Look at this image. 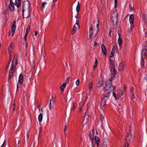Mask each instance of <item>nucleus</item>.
<instances>
[{
	"label": "nucleus",
	"instance_id": "obj_27",
	"mask_svg": "<svg viewBox=\"0 0 147 147\" xmlns=\"http://www.w3.org/2000/svg\"><path fill=\"white\" fill-rule=\"evenodd\" d=\"M66 84L65 83H63V84L60 86V88L61 90L63 91L64 88L65 87Z\"/></svg>",
	"mask_w": 147,
	"mask_h": 147
},
{
	"label": "nucleus",
	"instance_id": "obj_31",
	"mask_svg": "<svg viewBox=\"0 0 147 147\" xmlns=\"http://www.w3.org/2000/svg\"><path fill=\"white\" fill-rule=\"evenodd\" d=\"M11 58H9V62L8 63V64H7L6 65V70H7L8 68L9 67V65L10 64V63L11 61Z\"/></svg>",
	"mask_w": 147,
	"mask_h": 147
},
{
	"label": "nucleus",
	"instance_id": "obj_16",
	"mask_svg": "<svg viewBox=\"0 0 147 147\" xmlns=\"http://www.w3.org/2000/svg\"><path fill=\"white\" fill-rule=\"evenodd\" d=\"M104 83V82L103 80L101 79L98 82L97 85V86L98 87H100L103 85Z\"/></svg>",
	"mask_w": 147,
	"mask_h": 147
},
{
	"label": "nucleus",
	"instance_id": "obj_33",
	"mask_svg": "<svg viewBox=\"0 0 147 147\" xmlns=\"http://www.w3.org/2000/svg\"><path fill=\"white\" fill-rule=\"evenodd\" d=\"M79 21L78 20H77L76 22V25L77 27H78V28H79L80 26H79Z\"/></svg>",
	"mask_w": 147,
	"mask_h": 147
},
{
	"label": "nucleus",
	"instance_id": "obj_41",
	"mask_svg": "<svg viewBox=\"0 0 147 147\" xmlns=\"http://www.w3.org/2000/svg\"><path fill=\"white\" fill-rule=\"evenodd\" d=\"M29 28H27L26 31V33L27 34H28V33L30 31V28L29 26Z\"/></svg>",
	"mask_w": 147,
	"mask_h": 147
},
{
	"label": "nucleus",
	"instance_id": "obj_47",
	"mask_svg": "<svg viewBox=\"0 0 147 147\" xmlns=\"http://www.w3.org/2000/svg\"><path fill=\"white\" fill-rule=\"evenodd\" d=\"M57 0H53V3L54 4V5L52 6V8H53L54 6H55V2L57 1Z\"/></svg>",
	"mask_w": 147,
	"mask_h": 147
},
{
	"label": "nucleus",
	"instance_id": "obj_52",
	"mask_svg": "<svg viewBox=\"0 0 147 147\" xmlns=\"http://www.w3.org/2000/svg\"><path fill=\"white\" fill-rule=\"evenodd\" d=\"M67 129V125L66 124L65 126V128L64 129V131L65 132L66 130Z\"/></svg>",
	"mask_w": 147,
	"mask_h": 147
},
{
	"label": "nucleus",
	"instance_id": "obj_58",
	"mask_svg": "<svg viewBox=\"0 0 147 147\" xmlns=\"http://www.w3.org/2000/svg\"><path fill=\"white\" fill-rule=\"evenodd\" d=\"M38 34V32L36 31H35V33H34V35L35 36H36Z\"/></svg>",
	"mask_w": 147,
	"mask_h": 147
},
{
	"label": "nucleus",
	"instance_id": "obj_26",
	"mask_svg": "<svg viewBox=\"0 0 147 147\" xmlns=\"http://www.w3.org/2000/svg\"><path fill=\"white\" fill-rule=\"evenodd\" d=\"M93 85V83L92 82H90L89 83V88L90 90H91L92 89Z\"/></svg>",
	"mask_w": 147,
	"mask_h": 147
},
{
	"label": "nucleus",
	"instance_id": "obj_18",
	"mask_svg": "<svg viewBox=\"0 0 147 147\" xmlns=\"http://www.w3.org/2000/svg\"><path fill=\"white\" fill-rule=\"evenodd\" d=\"M94 132L92 131V132L91 131L90 133V138L92 140L93 139L94 136Z\"/></svg>",
	"mask_w": 147,
	"mask_h": 147
},
{
	"label": "nucleus",
	"instance_id": "obj_50",
	"mask_svg": "<svg viewBox=\"0 0 147 147\" xmlns=\"http://www.w3.org/2000/svg\"><path fill=\"white\" fill-rule=\"evenodd\" d=\"M97 66V64H95L93 66V69L94 70Z\"/></svg>",
	"mask_w": 147,
	"mask_h": 147
},
{
	"label": "nucleus",
	"instance_id": "obj_20",
	"mask_svg": "<svg viewBox=\"0 0 147 147\" xmlns=\"http://www.w3.org/2000/svg\"><path fill=\"white\" fill-rule=\"evenodd\" d=\"M9 9L11 11H13L14 9V7L13 3H11V4L10 3Z\"/></svg>",
	"mask_w": 147,
	"mask_h": 147
},
{
	"label": "nucleus",
	"instance_id": "obj_15",
	"mask_svg": "<svg viewBox=\"0 0 147 147\" xmlns=\"http://www.w3.org/2000/svg\"><path fill=\"white\" fill-rule=\"evenodd\" d=\"M23 76L22 74H20L19 75V82L21 83L22 84L23 82Z\"/></svg>",
	"mask_w": 147,
	"mask_h": 147
},
{
	"label": "nucleus",
	"instance_id": "obj_64",
	"mask_svg": "<svg viewBox=\"0 0 147 147\" xmlns=\"http://www.w3.org/2000/svg\"><path fill=\"white\" fill-rule=\"evenodd\" d=\"M10 3H11H11H13V1H12V0H10Z\"/></svg>",
	"mask_w": 147,
	"mask_h": 147
},
{
	"label": "nucleus",
	"instance_id": "obj_28",
	"mask_svg": "<svg viewBox=\"0 0 147 147\" xmlns=\"http://www.w3.org/2000/svg\"><path fill=\"white\" fill-rule=\"evenodd\" d=\"M80 3L79 2H78V4L76 8V10L77 11V13H78L80 10Z\"/></svg>",
	"mask_w": 147,
	"mask_h": 147
},
{
	"label": "nucleus",
	"instance_id": "obj_22",
	"mask_svg": "<svg viewBox=\"0 0 147 147\" xmlns=\"http://www.w3.org/2000/svg\"><path fill=\"white\" fill-rule=\"evenodd\" d=\"M124 91H123L120 89H119L118 91V94H119V96L123 95Z\"/></svg>",
	"mask_w": 147,
	"mask_h": 147
},
{
	"label": "nucleus",
	"instance_id": "obj_53",
	"mask_svg": "<svg viewBox=\"0 0 147 147\" xmlns=\"http://www.w3.org/2000/svg\"><path fill=\"white\" fill-rule=\"evenodd\" d=\"M130 91L131 92V93H133V88L132 87H131L130 88Z\"/></svg>",
	"mask_w": 147,
	"mask_h": 147
},
{
	"label": "nucleus",
	"instance_id": "obj_40",
	"mask_svg": "<svg viewBox=\"0 0 147 147\" xmlns=\"http://www.w3.org/2000/svg\"><path fill=\"white\" fill-rule=\"evenodd\" d=\"M104 119V117L101 114V115H100V120L101 122Z\"/></svg>",
	"mask_w": 147,
	"mask_h": 147
},
{
	"label": "nucleus",
	"instance_id": "obj_59",
	"mask_svg": "<svg viewBox=\"0 0 147 147\" xmlns=\"http://www.w3.org/2000/svg\"><path fill=\"white\" fill-rule=\"evenodd\" d=\"M94 47L97 46V43L96 42H94Z\"/></svg>",
	"mask_w": 147,
	"mask_h": 147
},
{
	"label": "nucleus",
	"instance_id": "obj_51",
	"mask_svg": "<svg viewBox=\"0 0 147 147\" xmlns=\"http://www.w3.org/2000/svg\"><path fill=\"white\" fill-rule=\"evenodd\" d=\"M12 49V47H10V46H9V47L8 48L9 51H11Z\"/></svg>",
	"mask_w": 147,
	"mask_h": 147
},
{
	"label": "nucleus",
	"instance_id": "obj_45",
	"mask_svg": "<svg viewBox=\"0 0 147 147\" xmlns=\"http://www.w3.org/2000/svg\"><path fill=\"white\" fill-rule=\"evenodd\" d=\"M76 104L75 103H73V107L72 109H74L76 106Z\"/></svg>",
	"mask_w": 147,
	"mask_h": 147
},
{
	"label": "nucleus",
	"instance_id": "obj_7",
	"mask_svg": "<svg viewBox=\"0 0 147 147\" xmlns=\"http://www.w3.org/2000/svg\"><path fill=\"white\" fill-rule=\"evenodd\" d=\"M125 63L124 62H121L119 65V70L120 71H123L125 68Z\"/></svg>",
	"mask_w": 147,
	"mask_h": 147
},
{
	"label": "nucleus",
	"instance_id": "obj_61",
	"mask_svg": "<svg viewBox=\"0 0 147 147\" xmlns=\"http://www.w3.org/2000/svg\"><path fill=\"white\" fill-rule=\"evenodd\" d=\"M112 87L113 88V89L114 90H115V88H116V86H114V85H113L112 86Z\"/></svg>",
	"mask_w": 147,
	"mask_h": 147
},
{
	"label": "nucleus",
	"instance_id": "obj_46",
	"mask_svg": "<svg viewBox=\"0 0 147 147\" xmlns=\"http://www.w3.org/2000/svg\"><path fill=\"white\" fill-rule=\"evenodd\" d=\"M113 96H114V98H115V99L116 100V99H117L116 96V94L115 93L113 92Z\"/></svg>",
	"mask_w": 147,
	"mask_h": 147
},
{
	"label": "nucleus",
	"instance_id": "obj_39",
	"mask_svg": "<svg viewBox=\"0 0 147 147\" xmlns=\"http://www.w3.org/2000/svg\"><path fill=\"white\" fill-rule=\"evenodd\" d=\"M115 7L116 8L117 5V0H115Z\"/></svg>",
	"mask_w": 147,
	"mask_h": 147
},
{
	"label": "nucleus",
	"instance_id": "obj_2",
	"mask_svg": "<svg viewBox=\"0 0 147 147\" xmlns=\"http://www.w3.org/2000/svg\"><path fill=\"white\" fill-rule=\"evenodd\" d=\"M110 64L109 68L111 69V71L112 74L116 75L117 73V71L115 69V68L114 63L113 62L112 60L111 59H110Z\"/></svg>",
	"mask_w": 147,
	"mask_h": 147
},
{
	"label": "nucleus",
	"instance_id": "obj_10",
	"mask_svg": "<svg viewBox=\"0 0 147 147\" xmlns=\"http://www.w3.org/2000/svg\"><path fill=\"white\" fill-rule=\"evenodd\" d=\"M24 10L23 8L22 14H23V18H27L30 15V13L28 11H26L25 12V13L24 14Z\"/></svg>",
	"mask_w": 147,
	"mask_h": 147
},
{
	"label": "nucleus",
	"instance_id": "obj_29",
	"mask_svg": "<svg viewBox=\"0 0 147 147\" xmlns=\"http://www.w3.org/2000/svg\"><path fill=\"white\" fill-rule=\"evenodd\" d=\"M87 111H86L85 113V117L86 118V119L88 117H91L90 115H89L88 113H87L88 111V109H87Z\"/></svg>",
	"mask_w": 147,
	"mask_h": 147
},
{
	"label": "nucleus",
	"instance_id": "obj_37",
	"mask_svg": "<svg viewBox=\"0 0 147 147\" xmlns=\"http://www.w3.org/2000/svg\"><path fill=\"white\" fill-rule=\"evenodd\" d=\"M51 100H53V98H52L50 100V103H49V107L50 109H51V106H52V103H51Z\"/></svg>",
	"mask_w": 147,
	"mask_h": 147
},
{
	"label": "nucleus",
	"instance_id": "obj_6",
	"mask_svg": "<svg viewBox=\"0 0 147 147\" xmlns=\"http://www.w3.org/2000/svg\"><path fill=\"white\" fill-rule=\"evenodd\" d=\"M126 143L127 144V147H128L129 145V143L131 141H132V137L131 135L130 134L129 135H128V133L127 134V136L126 138Z\"/></svg>",
	"mask_w": 147,
	"mask_h": 147
},
{
	"label": "nucleus",
	"instance_id": "obj_56",
	"mask_svg": "<svg viewBox=\"0 0 147 147\" xmlns=\"http://www.w3.org/2000/svg\"><path fill=\"white\" fill-rule=\"evenodd\" d=\"M6 140H5L4 141V142L3 144L2 145H3V146H4L5 145V144H6Z\"/></svg>",
	"mask_w": 147,
	"mask_h": 147
},
{
	"label": "nucleus",
	"instance_id": "obj_1",
	"mask_svg": "<svg viewBox=\"0 0 147 147\" xmlns=\"http://www.w3.org/2000/svg\"><path fill=\"white\" fill-rule=\"evenodd\" d=\"M99 23L98 21H94L92 25L90 28L89 33V36H87V38L88 39H91L92 36L95 37L97 35L99 31L98 26Z\"/></svg>",
	"mask_w": 147,
	"mask_h": 147
},
{
	"label": "nucleus",
	"instance_id": "obj_32",
	"mask_svg": "<svg viewBox=\"0 0 147 147\" xmlns=\"http://www.w3.org/2000/svg\"><path fill=\"white\" fill-rule=\"evenodd\" d=\"M114 53H115V52L111 51V53L110 55V58H111L113 57L114 56Z\"/></svg>",
	"mask_w": 147,
	"mask_h": 147
},
{
	"label": "nucleus",
	"instance_id": "obj_60",
	"mask_svg": "<svg viewBox=\"0 0 147 147\" xmlns=\"http://www.w3.org/2000/svg\"><path fill=\"white\" fill-rule=\"evenodd\" d=\"M51 101H52L53 104L55 102V100L54 99H53V100H51Z\"/></svg>",
	"mask_w": 147,
	"mask_h": 147
},
{
	"label": "nucleus",
	"instance_id": "obj_30",
	"mask_svg": "<svg viewBox=\"0 0 147 147\" xmlns=\"http://www.w3.org/2000/svg\"><path fill=\"white\" fill-rule=\"evenodd\" d=\"M109 96H110V92H109L107 93L106 94V95H102V96H105V97H104V98H105V99L106 98L107 99H108V97Z\"/></svg>",
	"mask_w": 147,
	"mask_h": 147
},
{
	"label": "nucleus",
	"instance_id": "obj_62",
	"mask_svg": "<svg viewBox=\"0 0 147 147\" xmlns=\"http://www.w3.org/2000/svg\"><path fill=\"white\" fill-rule=\"evenodd\" d=\"M145 37H147V33L146 32H145Z\"/></svg>",
	"mask_w": 147,
	"mask_h": 147
},
{
	"label": "nucleus",
	"instance_id": "obj_21",
	"mask_svg": "<svg viewBox=\"0 0 147 147\" xmlns=\"http://www.w3.org/2000/svg\"><path fill=\"white\" fill-rule=\"evenodd\" d=\"M20 3L21 0L19 2L17 0H15V4L17 6V7L18 8L21 5Z\"/></svg>",
	"mask_w": 147,
	"mask_h": 147
},
{
	"label": "nucleus",
	"instance_id": "obj_9",
	"mask_svg": "<svg viewBox=\"0 0 147 147\" xmlns=\"http://www.w3.org/2000/svg\"><path fill=\"white\" fill-rule=\"evenodd\" d=\"M118 21V17L117 16H113L111 19V21L113 23V24H116L117 23Z\"/></svg>",
	"mask_w": 147,
	"mask_h": 147
},
{
	"label": "nucleus",
	"instance_id": "obj_36",
	"mask_svg": "<svg viewBox=\"0 0 147 147\" xmlns=\"http://www.w3.org/2000/svg\"><path fill=\"white\" fill-rule=\"evenodd\" d=\"M112 75H113L114 76H111L109 80L111 81V82H112V80L114 78V77H115V75L112 74Z\"/></svg>",
	"mask_w": 147,
	"mask_h": 147
},
{
	"label": "nucleus",
	"instance_id": "obj_55",
	"mask_svg": "<svg viewBox=\"0 0 147 147\" xmlns=\"http://www.w3.org/2000/svg\"><path fill=\"white\" fill-rule=\"evenodd\" d=\"M145 45L146 46V48H147V41H145Z\"/></svg>",
	"mask_w": 147,
	"mask_h": 147
},
{
	"label": "nucleus",
	"instance_id": "obj_24",
	"mask_svg": "<svg viewBox=\"0 0 147 147\" xmlns=\"http://www.w3.org/2000/svg\"><path fill=\"white\" fill-rule=\"evenodd\" d=\"M107 141V139L104 140V141L102 144V147H107V144H106Z\"/></svg>",
	"mask_w": 147,
	"mask_h": 147
},
{
	"label": "nucleus",
	"instance_id": "obj_44",
	"mask_svg": "<svg viewBox=\"0 0 147 147\" xmlns=\"http://www.w3.org/2000/svg\"><path fill=\"white\" fill-rule=\"evenodd\" d=\"M115 46H113V47L111 51L115 52Z\"/></svg>",
	"mask_w": 147,
	"mask_h": 147
},
{
	"label": "nucleus",
	"instance_id": "obj_8",
	"mask_svg": "<svg viewBox=\"0 0 147 147\" xmlns=\"http://www.w3.org/2000/svg\"><path fill=\"white\" fill-rule=\"evenodd\" d=\"M105 96H102L101 97V101L100 104V106L101 107H103L105 106L106 104V101L107 99L104 98Z\"/></svg>",
	"mask_w": 147,
	"mask_h": 147
},
{
	"label": "nucleus",
	"instance_id": "obj_4",
	"mask_svg": "<svg viewBox=\"0 0 147 147\" xmlns=\"http://www.w3.org/2000/svg\"><path fill=\"white\" fill-rule=\"evenodd\" d=\"M16 23L15 21L13 22V23L11 27V29H12V30L11 31L10 30H9L8 33V35L10 36L11 34L12 36H13V35L14 34L15 31L16 29Z\"/></svg>",
	"mask_w": 147,
	"mask_h": 147
},
{
	"label": "nucleus",
	"instance_id": "obj_38",
	"mask_svg": "<svg viewBox=\"0 0 147 147\" xmlns=\"http://www.w3.org/2000/svg\"><path fill=\"white\" fill-rule=\"evenodd\" d=\"M129 6L130 11H132L134 10L133 7L130 4H129Z\"/></svg>",
	"mask_w": 147,
	"mask_h": 147
},
{
	"label": "nucleus",
	"instance_id": "obj_42",
	"mask_svg": "<svg viewBox=\"0 0 147 147\" xmlns=\"http://www.w3.org/2000/svg\"><path fill=\"white\" fill-rule=\"evenodd\" d=\"M76 84L78 86L80 84V81L79 79L77 80L76 81Z\"/></svg>",
	"mask_w": 147,
	"mask_h": 147
},
{
	"label": "nucleus",
	"instance_id": "obj_48",
	"mask_svg": "<svg viewBox=\"0 0 147 147\" xmlns=\"http://www.w3.org/2000/svg\"><path fill=\"white\" fill-rule=\"evenodd\" d=\"M131 95H132V96H131L132 98L134 99L135 98V96L134 95V94L133 92L131 93Z\"/></svg>",
	"mask_w": 147,
	"mask_h": 147
},
{
	"label": "nucleus",
	"instance_id": "obj_25",
	"mask_svg": "<svg viewBox=\"0 0 147 147\" xmlns=\"http://www.w3.org/2000/svg\"><path fill=\"white\" fill-rule=\"evenodd\" d=\"M146 49H143L142 52V53L145 56H147V48H146Z\"/></svg>",
	"mask_w": 147,
	"mask_h": 147
},
{
	"label": "nucleus",
	"instance_id": "obj_3",
	"mask_svg": "<svg viewBox=\"0 0 147 147\" xmlns=\"http://www.w3.org/2000/svg\"><path fill=\"white\" fill-rule=\"evenodd\" d=\"M18 55L17 54H15L12 61L11 68L15 69L16 67L18 64L17 58Z\"/></svg>",
	"mask_w": 147,
	"mask_h": 147
},
{
	"label": "nucleus",
	"instance_id": "obj_5",
	"mask_svg": "<svg viewBox=\"0 0 147 147\" xmlns=\"http://www.w3.org/2000/svg\"><path fill=\"white\" fill-rule=\"evenodd\" d=\"M112 83L111 81L108 80L106 82L105 87L104 88V91L109 90L111 86Z\"/></svg>",
	"mask_w": 147,
	"mask_h": 147
},
{
	"label": "nucleus",
	"instance_id": "obj_57",
	"mask_svg": "<svg viewBox=\"0 0 147 147\" xmlns=\"http://www.w3.org/2000/svg\"><path fill=\"white\" fill-rule=\"evenodd\" d=\"M97 62H98L97 60V59H96L95 62V64H97Z\"/></svg>",
	"mask_w": 147,
	"mask_h": 147
},
{
	"label": "nucleus",
	"instance_id": "obj_12",
	"mask_svg": "<svg viewBox=\"0 0 147 147\" xmlns=\"http://www.w3.org/2000/svg\"><path fill=\"white\" fill-rule=\"evenodd\" d=\"M101 50L103 54L105 55H107V50L106 49L103 44L101 45Z\"/></svg>",
	"mask_w": 147,
	"mask_h": 147
},
{
	"label": "nucleus",
	"instance_id": "obj_43",
	"mask_svg": "<svg viewBox=\"0 0 147 147\" xmlns=\"http://www.w3.org/2000/svg\"><path fill=\"white\" fill-rule=\"evenodd\" d=\"M27 34H27L25 33V34L24 35V40L25 41H26L27 40Z\"/></svg>",
	"mask_w": 147,
	"mask_h": 147
},
{
	"label": "nucleus",
	"instance_id": "obj_14",
	"mask_svg": "<svg viewBox=\"0 0 147 147\" xmlns=\"http://www.w3.org/2000/svg\"><path fill=\"white\" fill-rule=\"evenodd\" d=\"M78 28V27H77L76 25H74V27L71 32V34L72 35H73L76 31Z\"/></svg>",
	"mask_w": 147,
	"mask_h": 147
},
{
	"label": "nucleus",
	"instance_id": "obj_11",
	"mask_svg": "<svg viewBox=\"0 0 147 147\" xmlns=\"http://www.w3.org/2000/svg\"><path fill=\"white\" fill-rule=\"evenodd\" d=\"M15 69L11 68L9 74L8 80H9L13 76V73L15 70Z\"/></svg>",
	"mask_w": 147,
	"mask_h": 147
},
{
	"label": "nucleus",
	"instance_id": "obj_35",
	"mask_svg": "<svg viewBox=\"0 0 147 147\" xmlns=\"http://www.w3.org/2000/svg\"><path fill=\"white\" fill-rule=\"evenodd\" d=\"M47 4V3L45 2H43L42 3L41 7L42 9L45 7V5Z\"/></svg>",
	"mask_w": 147,
	"mask_h": 147
},
{
	"label": "nucleus",
	"instance_id": "obj_49",
	"mask_svg": "<svg viewBox=\"0 0 147 147\" xmlns=\"http://www.w3.org/2000/svg\"><path fill=\"white\" fill-rule=\"evenodd\" d=\"M131 125H130L129 127V132L130 133V134H131L130 132L131 131Z\"/></svg>",
	"mask_w": 147,
	"mask_h": 147
},
{
	"label": "nucleus",
	"instance_id": "obj_63",
	"mask_svg": "<svg viewBox=\"0 0 147 147\" xmlns=\"http://www.w3.org/2000/svg\"><path fill=\"white\" fill-rule=\"evenodd\" d=\"M78 13L77 15H76L75 16V17L76 18H78Z\"/></svg>",
	"mask_w": 147,
	"mask_h": 147
},
{
	"label": "nucleus",
	"instance_id": "obj_13",
	"mask_svg": "<svg viewBox=\"0 0 147 147\" xmlns=\"http://www.w3.org/2000/svg\"><path fill=\"white\" fill-rule=\"evenodd\" d=\"M134 16L133 14H131L129 16V20L131 24H133L134 23Z\"/></svg>",
	"mask_w": 147,
	"mask_h": 147
},
{
	"label": "nucleus",
	"instance_id": "obj_17",
	"mask_svg": "<svg viewBox=\"0 0 147 147\" xmlns=\"http://www.w3.org/2000/svg\"><path fill=\"white\" fill-rule=\"evenodd\" d=\"M95 144L97 145V147L99 145V143L100 142V139L97 136H95Z\"/></svg>",
	"mask_w": 147,
	"mask_h": 147
},
{
	"label": "nucleus",
	"instance_id": "obj_34",
	"mask_svg": "<svg viewBox=\"0 0 147 147\" xmlns=\"http://www.w3.org/2000/svg\"><path fill=\"white\" fill-rule=\"evenodd\" d=\"M143 20L144 21L147 20V15L144 14L143 16Z\"/></svg>",
	"mask_w": 147,
	"mask_h": 147
},
{
	"label": "nucleus",
	"instance_id": "obj_54",
	"mask_svg": "<svg viewBox=\"0 0 147 147\" xmlns=\"http://www.w3.org/2000/svg\"><path fill=\"white\" fill-rule=\"evenodd\" d=\"M69 80V77H67L66 82H68Z\"/></svg>",
	"mask_w": 147,
	"mask_h": 147
},
{
	"label": "nucleus",
	"instance_id": "obj_19",
	"mask_svg": "<svg viewBox=\"0 0 147 147\" xmlns=\"http://www.w3.org/2000/svg\"><path fill=\"white\" fill-rule=\"evenodd\" d=\"M123 42V40L121 37H119L118 39V43L120 47L122 46Z\"/></svg>",
	"mask_w": 147,
	"mask_h": 147
},
{
	"label": "nucleus",
	"instance_id": "obj_23",
	"mask_svg": "<svg viewBox=\"0 0 147 147\" xmlns=\"http://www.w3.org/2000/svg\"><path fill=\"white\" fill-rule=\"evenodd\" d=\"M42 113H40L38 117V121L39 122H41L42 121Z\"/></svg>",
	"mask_w": 147,
	"mask_h": 147
}]
</instances>
